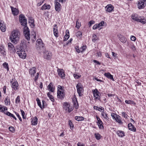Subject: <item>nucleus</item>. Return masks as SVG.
Returning a JSON list of instances; mask_svg holds the SVG:
<instances>
[{
  "label": "nucleus",
  "instance_id": "42",
  "mask_svg": "<svg viewBox=\"0 0 146 146\" xmlns=\"http://www.w3.org/2000/svg\"><path fill=\"white\" fill-rule=\"evenodd\" d=\"M82 33L80 31L77 32L76 34V35L77 37H81L82 36Z\"/></svg>",
  "mask_w": 146,
  "mask_h": 146
},
{
  "label": "nucleus",
  "instance_id": "56",
  "mask_svg": "<svg viewBox=\"0 0 146 146\" xmlns=\"http://www.w3.org/2000/svg\"><path fill=\"white\" fill-rule=\"evenodd\" d=\"M55 1H58L59 2L64 3L66 2V0H55Z\"/></svg>",
  "mask_w": 146,
  "mask_h": 146
},
{
  "label": "nucleus",
  "instance_id": "33",
  "mask_svg": "<svg viewBox=\"0 0 146 146\" xmlns=\"http://www.w3.org/2000/svg\"><path fill=\"white\" fill-rule=\"evenodd\" d=\"M98 40V38L94 34L92 36V41L93 42H95L96 40Z\"/></svg>",
  "mask_w": 146,
  "mask_h": 146
},
{
  "label": "nucleus",
  "instance_id": "12",
  "mask_svg": "<svg viewBox=\"0 0 146 146\" xmlns=\"http://www.w3.org/2000/svg\"><path fill=\"white\" fill-rule=\"evenodd\" d=\"M59 76L62 78L64 79L65 78V74L64 71L62 69L58 68L57 70Z\"/></svg>",
  "mask_w": 146,
  "mask_h": 146
},
{
  "label": "nucleus",
  "instance_id": "13",
  "mask_svg": "<svg viewBox=\"0 0 146 146\" xmlns=\"http://www.w3.org/2000/svg\"><path fill=\"white\" fill-rule=\"evenodd\" d=\"M114 7L111 4L108 5L106 7L105 9L106 11L109 12H111L112 11Z\"/></svg>",
  "mask_w": 146,
  "mask_h": 146
},
{
  "label": "nucleus",
  "instance_id": "6",
  "mask_svg": "<svg viewBox=\"0 0 146 146\" xmlns=\"http://www.w3.org/2000/svg\"><path fill=\"white\" fill-rule=\"evenodd\" d=\"M146 5V0H139L138 1V7L139 9L144 8Z\"/></svg>",
  "mask_w": 146,
  "mask_h": 146
},
{
  "label": "nucleus",
  "instance_id": "25",
  "mask_svg": "<svg viewBox=\"0 0 146 146\" xmlns=\"http://www.w3.org/2000/svg\"><path fill=\"white\" fill-rule=\"evenodd\" d=\"M4 102L5 105H10V100L8 96L6 97L5 99Z\"/></svg>",
  "mask_w": 146,
  "mask_h": 146
},
{
  "label": "nucleus",
  "instance_id": "43",
  "mask_svg": "<svg viewBox=\"0 0 146 146\" xmlns=\"http://www.w3.org/2000/svg\"><path fill=\"white\" fill-rule=\"evenodd\" d=\"M86 48V46H83L82 47H81V48H80V52H83L84 51Z\"/></svg>",
  "mask_w": 146,
  "mask_h": 146
},
{
  "label": "nucleus",
  "instance_id": "34",
  "mask_svg": "<svg viewBox=\"0 0 146 146\" xmlns=\"http://www.w3.org/2000/svg\"><path fill=\"white\" fill-rule=\"evenodd\" d=\"M101 115L104 118L106 119H108V116H107V114L105 112L102 111L101 113Z\"/></svg>",
  "mask_w": 146,
  "mask_h": 146
},
{
  "label": "nucleus",
  "instance_id": "18",
  "mask_svg": "<svg viewBox=\"0 0 146 146\" xmlns=\"http://www.w3.org/2000/svg\"><path fill=\"white\" fill-rule=\"evenodd\" d=\"M36 44L40 48H42L44 46V44L42 43V40L40 39L37 40Z\"/></svg>",
  "mask_w": 146,
  "mask_h": 146
},
{
  "label": "nucleus",
  "instance_id": "8",
  "mask_svg": "<svg viewBox=\"0 0 146 146\" xmlns=\"http://www.w3.org/2000/svg\"><path fill=\"white\" fill-rule=\"evenodd\" d=\"M44 58L48 60L50 59L52 56V53L50 52L45 51L44 52Z\"/></svg>",
  "mask_w": 146,
  "mask_h": 146
},
{
  "label": "nucleus",
  "instance_id": "16",
  "mask_svg": "<svg viewBox=\"0 0 146 146\" xmlns=\"http://www.w3.org/2000/svg\"><path fill=\"white\" fill-rule=\"evenodd\" d=\"M35 70L36 68L35 67H33L30 69L29 73L31 77H33L34 76L36 72Z\"/></svg>",
  "mask_w": 146,
  "mask_h": 146
},
{
  "label": "nucleus",
  "instance_id": "57",
  "mask_svg": "<svg viewBox=\"0 0 146 146\" xmlns=\"http://www.w3.org/2000/svg\"><path fill=\"white\" fill-rule=\"evenodd\" d=\"M58 90H60V91H63L62 87L61 86L59 85L58 87Z\"/></svg>",
  "mask_w": 146,
  "mask_h": 146
},
{
  "label": "nucleus",
  "instance_id": "23",
  "mask_svg": "<svg viewBox=\"0 0 146 146\" xmlns=\"http://www.w3.org/2000/svg\"><path fill=\"white\" fill-rule=\"evenodd\" d=\"M11 9L12 13L14 15H17L18 14V11L17 9L15 8L11 7Z\"/></svg>",
  "mask_w": 146,
  "mask_h": 146
},
{
  "label": "nucleus",
  "instance_id": "27",
  "mask_svg": "<svg viewBox=\"0 0 146 146\" xmlns=\"http://www.w3.org/2000/svg\"><path fill=\"white\" fill-rule=\"evenodd\" d=\"M7 110V109L6 107H3L1 105H0V111L4 112L5 113Z\"/></svg>",
  "mask_w": 146,
  "mask_h": 146
},
{
  "label": "nucleus",
  "instance_id": "7",
  "mask_svg": "<svg viewBox=\"0 0 146 146\" xmlns=\"http://www.w3.org/2000/svg\"><path fill=\"white\" fill-rule=\"evenodd\" d=\"M76 87L77 89V91L78 94L79 96H81L82 94L81 93L83 90V86L81 83H78L76 86Z\"/></svg>",
  "mask_w": 146,
  "mask_h": 146
},
{
  "label": "nucleus",
  "instance_id": "4",
  "mask_svg": "<svg viewBox=\"0 0 146 146\" xmlns=\"http://www.w3.org/2000/svg\"><path fill=\"white\" fill-rule=\"evenodd\" d=\"M63 108L66 111H68L69 113H70L73 110L72 106H71L67 102L64 103Z\"/></svg>",
  "mask_w": 146,
  "mask_h": 146
},
{
  "label": "nucleus",
  "instance_id": "39",
  "mask_svg": "<svg viewBox=\"0 0 146 146\" xmlns=\"http://www.w3.org/2000/svg\"><path fill=\"white\" fill-rule=\"evenodd\" d=\"M47 95L48 97L52 101L54 102V99L52 95L50 94L49 92L47 93Z\"/></svg>",
  "mask_w": 146,
  "mask_h": 146
},
{
  "label": "nucleus",
  "instance_id": "9",
  "mask_svg": "<svg viewBox=\"0 0 146 146\" xmlns=\"http://www.w3.org/2000/svg\"><path fill=\"white\" fill-rule=\"evenodd\" d=\"M17 53L18 54L20 57L23 59L25 58L26 56V54L25 53L24 51H17Z\"/></svg>",
  "mask_w": 146,
  "mask_h": 146
},
{
  "label": "nucleus",
  "instance_id": "21",
  "mask_svg": "<svg viewBox=\"0 0 146 146\" xmlns=\"http://www.w3.org/2000/svg\"><path fill=\"white\" fill-rule=\"evenodd\" d=\"M117 134L120 137H123L125 136L124 132L122 131L118 130L116 132Z\"/></svg>",
  "mask_w": 146,
  "mask_h": 146
},
{
  "label": "nucleus",
  "instance_id": "47",
  "mask_svg": "<svg viewBox=\"0 0 146 146\" xmlns=\"http://www.w3.org/2000/svg\"><path fill=\"white\" fill-rule=\"evenodd\" d=\"M32 19V20H31V21H29V23L30 24V25H31L32 26H34V21L33 18H31Z\"/></svg>",
  "mask_w": 146,
  "mask_h": 146
},
{
  "label": "nucleus",
  "instance_id": "29",
  "mask_svg": "<svg viewBox=\"0 0 146 146\" xmlns=\"http://www.w3.org/2000/svg\"><path fill=\"white\" fill-rule=\"evenodd\" d=\"M38 119L36 117H35L32 121V124L33 125H36L37 123Z\"/></svg>",
  "mask_w": 146,
  "mask_h": 146
},
{
  "label": "nucleus",
  "instance_id": "49",
  "mask_svg": "<svg viewBox=\"0 0 146 146\" xmlns=\"http://www.w3.org/2000/svg\"><path fill=\"white\" fill-rule=\"evenodd\" d=\"M92 91L93 92V94H99L100 93L98 91V90L96 89L95 90H92Z\"/></svg>",
  "mask_w": 146,
  "mask_h": 146
},
{
  "label": "nucleus",
  "instance_id": "10",
  "mask_svg": "<svg viewBox=\"0 0 146 146\" xmlns=\"http://www.w3.org/2000/svg\"><path fill=\"white\" fill-rule=\"evenodd\" d=\"M55 9L58 12H59L61 10V6L60 4L58 1L55 2Z\"/></svg>",
  "mask_w": 146,
  "mask_h": 146
},
{
  "label": "nucleus",
  "instance_id": "26",
  "mask_svg": "<svg viewBox=\"0 0 146 146\" xmlns=\"http://www.w3.org/2000/svg\"><path fill=\"white\" fill-rule=\"evenodd\" d=\"M94 136L98 140L100 139L102 137L100 134L98 133H95Z\"/></svg>",
  "mask_w": 146,
  "mask_h": 146
},
{
  "label": "nucleus",
  "instance_id": "44",
  "mask_svg": "<svg viewBox=\"0 0 146 146\" xmlns=\"http://www.w3.org/2000/svg\"><path fill=\"white\" fill-rule=\"evenodd\" d=\"M31 36L33 38H32V40H33V41H34L35 40V38L36 37V35H35V32H33L32 35H31Z\"/></svg>",
  "mask_w": 146,
  "mask_h": 146
},
{
  "label": "nucleus",
  "instance_id": "35",
  "mask_svg": "<svg viewBox=\"0 0 146 146\" xmlns=\"http://www.w3.org/2000/svg\"><path fill=\"white\" fill-rule=\"evenodd\" d=\"M75 118L76 120L78 121H82L84 119V118L82 117L76 116Z\"/></svg>",
  "mask_w": 146,
  "mask_h": 146
},
{
  "label": "nucleus",
  "instance_id": "1",
  "mask_svg": "<svg viewBox=\"0 0 146 146\" xmlns=\"http://www.w3.org/2000/svg\"><path fill=\"white\" fill-rule=\"evenodd\" d=\"M19 20L22 25L25 26L23 29V33L26 39L28 40L30 39V31L28 27L27 26V20L25 16L23 14H21L19 17Z\"/></svg>",
  "mask_w": 146,
  "mask_h": 146
},
{
  "label": "nucleus",
  "instance_id": "55",
  "mask_svg": "<svg viewBox=\"0 0 146 146\" xmlns=\"http://www.w3.org/2000/svg\"><path fill=\"white\" fill-rule=\"evenodd\" d=\"M95 23L94 21L93 20H91L89 23V27H90L92 24H93Z\"/></svg>",
  "mask_w": 146,
  "mask_h": 146
},
{
  "label": "nucleus",
  "instance_id": "63",
  "mask_svg": "<svg viewBox=\"0 0 146 146\" xmlns=\"http://www.w3.org/2000/svg\"><path fill=\"white\" fill-rule=\"evenodd\" d=\"M128 128H129V127H132L131 128H135L133 126V125H132V124L131 123H129L128 125Z\"/></svg>",
  "mask_w": 146,
  "mask_h": 146
},
{
  "label": "nucleus",
  "instance_id": "20",
  "mask_svg": "<svg viewBox=\"0 0 146 146\" xmlns=\"http://www.w3.org/2000/svg\"><path fill=\"white\" fill-rule=\"evenodd\" d=\"M104 75L108 78H109L113 81H114L113 76L110 73H106L104 74Z\"/></svg>",
  "mask_w": 146,
  "mask_h": 146
},
{
  "label": "nucleus",
  "instance_id": "53",
  "mask_svg": "<svg viewBox=\"0 0 146 146\" xmlns=\"http://www.w3.org/2000/svg\"><path fill=\"white\" fill-rule=\"evenodd\" d=\"M21 114L23 117V118L25 119V113L24 111L22 110H21Z\"/></svg>",
  "mask_w": 146,
  "mask_h": 146
},
{
  "label": "nucleus",
  "instance_id": "41",
  "mask_svg": "<svg viewBox=\"0 0 146 146\" xmlns=\"http://www.w3.org/2000/svg\"><path fill=\"white\" fill-rule=\"evenodd\" d=\"M36 101L37 102L38 105L42 109V107L40 100L38 98H37L36 99Z\"/></svg>",
  "mask_w": 146,
  "mask_h": 146
},
{
  "label": "nucleus",
  "instance_id": "24",
  "mask_svg": "<svg viewBox=\"0 0 146 146\" xmlns=\"http://www.w3.org/2000/svg\"><path fill=\"white\" fill-rule=\"evenodd\" d=\"M115 120L119 124H121L122 123V122L121 119V118L119 115H116V118H115Z\"/></svg>",
  "mask_w": 146,
  "mask_h": 146
},
{
  "label": "nucleus",
  "instance_id": "11",
  "mask_svg": "<svg viewBox=\"0 0 146 146\" xmlns=\"http://www.w3.org/2000/svg\"><path fill=\"white\" fill-rule=\"evenodd\" d=\"M57 97L60 99H63L64 97V93L63 91L58 90L57 92Z\"/></svg>",
  "mask_w": 146,
  "mask_h": 146
},
{
  "label": "nucleus",
  "instance_id": "62",
  "mask_svg": "<svg viewBox=\"0 0 146 146\" xmlns=\"http://www.w3.org/2000/svg\"><path fill=\"white\" fill-rule=\"evenodd\" d=\"M116 115H115V113H111V116L113 118H114L115 119V118H116Z\"/></svg>",
  "mask_w": 146,
  "mask_h": 146
},
{
  "label": "nucleus",
  "instance_id": "36",
  "mask_svg": "<svg viewBox=\"0 0 146 146\" xmlns=\"http://www.w3.org/2000/svg\"><path fill=\"white\" fill-rule=\"evenodd\" d=\"M125 102L127 104L133 105H135V103L134 102L130 100H126Z\"/></svg>",
  "mask_w": 146,
  "mask_h": 146
},
{
  "label": "nucleus",
  "instance_id": "60",
  "mask_svg": "<svg viewBox=\"0 0 146 146\" xmlns=\"http://www.w3.org/2000/svg\"><path fill=\"white\" fill-rule=\"evenodd\" d=\"M77 146H85V145L83 144L81 142H78L77 143Z\"/></svg>",
  "mask_w": 146,
  "mask_h": 146
},
{
  "label": "nucleus",
  "instance_id": "50",
  "mask_svg": "<svg viewBox=\"0 0 146 146\" xmlns=\"http://www.w3.org/2000/svg\"><path fill=\"white\" fill-rule=\"evenodd\" d=\"M20 101V97L19 96H18L15 100V103H19Z\"/></svg>",
  "mask_w": 146,
  "mask_h": 146
},
{
  "label": "nucleus",
  "instance_id": "28",
  "mask_svg": "<svg viewBox=\"0 0 146 146\" xmlns=\"http://www.w3.org/2000/svg\"><path fill=\"white\" fill-rule=\"evenodd\" d=\"M50 5L44 4L42 7L41 9L43 10L48 9H50Z\"/></svg>",
  "mask_w": 146,
  "mask_h": 146
},
{
  "label": "nucleus",
  "instance_id": "22",
  "mask_svg": "<svg viewBox=\"0 0 146 146\" xmlns=\"http://www.w3.org/2000/svg\"><path fill=\"white\" fill-rule=\"evenodd\" d=\"M8 50L11 51H13L15 49L13 45L11 43L8 44Z\"/></svg>",
  "mask_w": 146,
  "mask_h": 146
},
{
  "label": "nucleus",
  "instance_id": "14",
  "mask_svg": "<svg viewBox=\"0 0 146 146\" xmlns=\"http://www.w3.org/2000/svg\"><path fill=\"white\" fill-rule=\"evenodd\" d=\"M117 36L121 42L124 43L126 42L127 39L124 36L121 34H118L117 35Z\"/></svg>",
  "mask_w": 146,
  "mask_h": 146
},
{
  "label": "nucleus",
  "instance_id": "51",
  "mask_svg": "<svg viewBox=\"0 0 146 146\" xmlns=\"http://www.w3.org/2000/svg\"><path fill=\"white\" fill-rule=\"evenodd\" d=\"M69 37V35H68L67 34H66V35H65L64 36V40L66 41L67 40V39Z\"/></svg>",
  "mask_w": 146,
  "mask_h": 146
},
{
  "label": "nucleus",
  "instance_id": "64",
  "mask_svg": "<svg viewBox=\"0 0 146 146\" xmlns=\"http://www.w3.org/2000/svg\"><path fill=\"white\" fill-rule=\"evenodd\" d=\"M97 56L99 57H100L101 55V53L100 52H98L97 53Z\"/></svg>",
  "mask_w": 146,
  "mask_h": 146
},
{
  "label": "nucleus",
  "instance_id": "58",
  "mask_svg": "<svg viewBox=\"0 0 146 146\" xmlns=\"http://www.w3.org/2000/svg\"><path fill=\"white\" fill-rule=\"evenodd\" d=\"M131 40L133 41H135L136 40V37L133 36H131Z\"/></svg>",
  "mask_w": 146,
  "mask_h": 146
},
{
  "label": "nucleus",
  "instance_id": "31",
  "mask_svg": "<svg viewBox=\"0 0 146 146\" xmlns=\"http://www.w3.org/2000/svg\"><path fill=\"white\" fill-rule=\"evenodd\" d=\"M94 98L95 99V100H99L100 101H101L100 100V97L99 96V94H93Z\"/></svg>",
  "mask_w": 146,
  "mask_h": 146
},
{
  "label": "nucleus",
  "instance_id": "45",
  "mask_svg": "<svg viewBox=\"0 0 146 146\" xmlns=\"http://www.w3.org/2000/svg\"><path fill=\"white\" fill-rule=\"evenodd\" d=\"M24 50L23 46V44H21L20 46L18 48V51H24Z\"/></svg>",
  "mask_w": 146,
  "mask_h": 146
},
{
  "label": "nucleus",
  "instance_id": "17",
  "mask_svg": "<svg viewBox=\"0 0 146 146\" xmlns=\"http://www.w3.org/2000/svg\"><path fill=\"white\" fill-rule=\"evenodd\" d=\"M57 27L56 25H54V28L53 29V33L54 35L56 37L58 36V32L57 29Z\"/></svg>",
  "mask_w": 146,
  "mask_h": 146
},
{
  "label": "nucleus",
  "instance_id": "37",
  "mask_svg": "<svg viewBox=\"0 0 146 146\" xmlns=\"http://www.w3.org/2000/svg\"><path fill=\"white\" fill-rule=\"evenodd\" d=\"M99 119V120L98 119V122L97 123L99 127V128H102V127L103 128V126L102 125V122L100 120V119Z\"/></svg>",
  "mask_w": 146,
  "mask_h": 146
},
{
  "label": "nucleus",
  "instance_id": "3",
  "mask_svg": "<svg viewBox=\"0 0 146 146\" xmlns=\"http://www.w3.org/2000/svg\"><path fill=\"white\" fill-rule=\"evenodd\" d=\"M131 18L135 21L140 22L143 24H144L146 23V18L143 17L138 16L133 14L131 16Z\"/></svg>",
  "mask_w": 146,
  "mask_h": 146
},
{
  "label": "nucleus",
  "instance_id": "2",
  "mask_svg": "<svg viewBox=\"0 0 146 146\" xmlns=\"http://www.w3.org/2000/svg\"><path fill=\"white\" fill-rule=\"evenodd\" d=\"M12 35L10 36V38L11 42L15 44L19 40L20 35V32L17 30H14L12 33Z\"/></svg>",
  "mask_w": 146,
  "mask_h": 146
},
{
  "label": "nucleus",
  "instance_id": "5",
  "mask_svg": "<svg viewBox=\"0 0 146 146\" xmlns=\"http://www.w3.org/2000/svg\"><path fill=\"white\" fill-rule=\"evenodd\" d=\"M13 79H12V80L10 81L11 84V86L12 88V90H16L19 88V85L17 81H13Z\"/></svg>",
  "mask_w": 146,
  "mask_h": 146
},
{
  "label": "nucleus",
  "instance_id": "54",
  "mask_svg": "<svg viewBox=\"0 0 146 146\" xmlns=\"http://www.w3.org/2000/svg\"><path fill=\"white\" fill-rule=\"evenodd\" d=\"M104 22L103 21L101 22L100 23L98 24V27H100L103 25L104 24Z\"/></svg>",
  "mask_w": 146,
  "mask_h": 146
},
{
  "label": "nucleus",
  "instance_id": "32",
  "mask_svg": "<svg viewBox=\"0 0 146 146\" xmlns=\"http://www.w3.org/2000/svg\"><path fill=\"white\" fill-rule=\"evenodd\" d=\"M5 114H6L7 115H8L9 116H11V117H12L15 119H16V117L13 114L11 113L10 112L7 111L5 112Z\"/></svg>",
  "mask_w": 146,
  "mask_h": 146
},
{
  "label": "nucleus",
  "instance_id": "15",
  "mask_svg": "<svg viewBox=\"0 0 146 146\" xmlns=\"http://www.w3.org/2000/svg\"><path fill=\"white\" fill-rule=\"evenodd\" d=\"M0 29L2 32H5L6 31V28L4 24V22L2 21H0Z\"/></svg>",
  "mask_w": 146,
  "mask_h": 146
},
{
  "label": "nucleus",
  "instance_id": "52",
  "mask_svg": "<svg viewBox=\"0 0 146 146\" xmlns=\"http://www.w3.org/2000/svg\"><path fill=\"white\" fill-rule=\"evenodd\" d=\"M122 116L125 118H127V115L126 114L125 112H123L122 113Z\"/></svg>",
  "mask_w": 146,
  "mask_h": 146
},
{
  "label": "nucleus",
  "instance_id": "59",
  "mask_svg": "<svg viewBox=\"0 0 146 146\" xmlns=\"http://www.w3.org/2000/svg\"><path fill=\"white\" fill-rule=\"evenodd\" d=\"M96 108H97V110H99L100 111L102 112L104 110V109L102 108H98L96 107Z\"/></svg>",
  "mask_w": 146,
  "mask_h": 146
},
{
  "label": "nucleus",
  "instance_id": "19",
  "mask_svg": "<svg viewBox=\"0 0 146 146\" xmlns=\"http://www.w3.org/2000/svg\"><path fill=\"white\" fill-rule=\"evenodd\" d=\"M48 90L52 92H54V88L53 85L52 83H50L48 86Z\"/></svg>",
  "mask_w": 146,
  "mask_h": 146
},
{
  "label": "nucleus",
  "instance_id": "61",
  "mask_svg": "<svg viewBox=\"0 0 146 146\" xmlns=\"http://www.w3.org/2000/svg\"><path fill=\"white\" fill-rule=\"evenodd\" d=\"M98 28V24H96L93 26V29L95 30L97 29Z\"/></svg>",
  "mask_w": 146,
  "mask_h": 146
},
{
  "label": "nucleus",
  "instance_id": "40",
  "mask_svg": "<svg viewBox=\"0 0 146 146\" xmlns=\"http://www.w3.org/2000/svg\"><path fill=\"white\" fill-rule=\"evenodd\" d=\"M79 19H77L76 21V27L78 29L81 26V23L78 22Z\"/></svg>",
  "mask_w": 146,
  "mask_h": 146
},
{
  "label": "nucleus",
  "instance_id": "48",
  "mask_svg": "<svg viewBox=\"0 0 146 146\" xmlns=\"http://www.w3.org/2000/svg\"><path fill=\"white\" fill-rule=\"evenodd\" d=\"M74 76L75 78L78 79V78H79L81 76H79L76 73V74H74Z\"/></svg>",
  "mask_w": 146,
  "mask_h": 146
},
{
  "label": "nucleus",
  "instance_id": "46",
  "mask_svg": "<svg viewBox=\"0 0 146 146\" xmlns=\"http://www.w3.org/2000/svg\"><path fill=\"white\" fill-rule=\"evenodd\" d=\"M39 75V73L38 72H37L36 73V75L35 76V78H34V80L35 82H36L38 80V78Z\"/></svg>",
  "mask_w": 146,
  "mask_h": 146
},
{
  "label": "nucleus",
  "instance_id": "38",
  "mask_svg": "<svg viewBox=\"0 0 146 146\" xmlns=\"http://www.w3.org/2000/svg\"><path fill=\"white\" fill-rule=\"evenodd\" d=\"M3 66L4 68L7 69V71L9 70V65L6 62H4L3 64Z\"/></svg>",
  "mask_w": 146,
  "mask_h": 146
},
{
  "label": "nucleus",
  "instance_id": "30",
  "mask_svg": "<svg viewBox=\"0 0 146 146\" xmlns=\"http://www.w3.org/2000/svg\"><path fill=\"white\" fill-rule=\"evenodd\" d=\"M0 52L2 54H5V52L4 47L2 46H0Z\"/></svg>",
  "mask_w": 146,
  "mask_h": 146
}]
</instances>
